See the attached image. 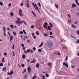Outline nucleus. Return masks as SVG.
Instances as JSON below:
<instances>
[{"label":"nucleus","instance_id":"2","mask_svg":"<svg viewBox=\"0 0 79 79\" xmlns=\"http://www.w3.org/2000/svg\"><path fill=\"white\" fill-rule=\"evenodd\" d=\"M19 15L21 16H23V11L21 10V9H20L19 10Z\"/></svg>","mask_w":79,"mask_h":79},{"label":"nucleus","instance_id":"17","mask_svg":"<svg viewBox=\"0 0 79 79\" xmlns=\"http://www.w3.org/2000/svg\"><path fill=\"white\" fill-rule=\"evenodd\" d=\"M43 45V42H42V43H41L40 45L39 46V47H41V46H42Z\"/></svg>","mask_w":79,"mask_h":79},{"label":"nucleus","instance_id":"6","mask_svg":"<svg viewBox=\"0 0 79 79\" xmlns=\"http://www.w3.org/2000/svg\"><path fill=\"white\" fill-rule=\"evenodd\" d=\"M44 24L43 25V26L44 28H45V29H46L47 28V27H46V26H47L48 25V23L47 22H45L44 23Z\"/></svg>","mask_w":79,"mask_h":79},{"label":"nucleus","instance_id":"48","mask_svg":"<svg viewBox=\"0 0 79 79\" xmlns=\"http://www.w3.org/2000/svg\"><path fill=\"white\" fill-rule=\"evenodd\" d=\"M33 37L34 39H36V36L35 35L33 36Z\"/></svg>","mask_w":79,"mask_h":79},{"label":"nucleus","instance_id":"10","mask_svg":"<svg viewBox=\"0 0 79 79\" xmlns=\"http://www.w3.org/2000/svg\"><path fill=\"white\" fill-rule=\"evenodd\" d=\"M48 65L50 66V67H52V63H49L48 64Z\"/></svg>","mask_w":79,"mask_h":79},{"label":"nucleus","instance_id":"24","mask_svg":"<svg viewBox=\"0 0 79 79\" xmlns=\"http://www.w3.org/2000/svg\"><path fill=\"white\" fill-rule=\"evenodd\" d=\"M10 15L11 16H12V17H13V12L10 13Z\"/></svg>","mask_w":79,"mask_h":79},{"label":"nucleus","instance_id":"15","mask_svg":"<svg viewBox=\"0 0 79 79\" xmlns=\"http://www.w3.org/2000/svg\"><path fill=\"white\" fill-rule=\"evenodd\" d=\"M13 39V37L12 35H11L10 36V40H12Z\"/></svg>","mask_w":79,"mask_h":79},{"label":"nucleus","instance_id":"55","mask_svg":"<svg viewBox=\"0 0 79 79\" xmlns=\"http://www.w3.org/2000/svg\"><path fill=\"white\" fill-rule=\"evenodd\" d=\"M42 79H45V76L43 75V78Z\"/></svg>","mask_w":79,"mask_h":79},{"label":"nucleus","instance_id":"12","mask_svg":"<svg viewBox=\"0 0 79 79\" xmlns=\"http://www.w3.org/2000/svg\"><path fill=\"white\" fill-rule=\"evenodd\" d=\"M35 62V60L34 59H33L32 61H31V63H34Z\"/></svg>","mask_w":79,"mask_h":79},{"label":"nucleus","instance_id":"37","mask_svg":"<svg viewBox=\"0 0 79 79\" xmlns=\"http://www.w3.org/2000/svg\"><path fill=\"white\" fill-rule=\"evenodd\" d=\"M19 34H23V31H21L19 33Z\"/></svg>","mask_w":79,"mask_h":79},{"label":"nucleus","instance_id":"53","mask_svg":"<svg viewBox=\"0 0 79 79\" xmlns=\"http://www.w3.org/2000/svg\"><path fill=\"white\" fill-rule=\"evenodd\" d=\"M57 54L58 55H60V52H57Z\"/></svg>","mask_w":79,"mask_h":79},{"label":"nucleus","instance_id":"49","mask_svg":"<svg viewBox=\"0 0 79 79\" xmlns=\"http://www.w3.org/2000/svg\"><path fill=\"white\" fill-rule=\"evenodd\" d=\"M24 52L25 53H27V52L26 50L24 51Z\"/></svg>","mask_w":79,"mask_h":79},{"label":"nucleus","instance_id":"59","mask_svg":"<svg viewBox=\"0 0 79 79\" xmlns=\"http://www.w3.org/2000/svg\"><path fill=\"white\" fill-rule=\"evenodd\" d=\"M4 35L5 36H6V33H5V32L4 33Z\"/></svg>","mask_w":79,"mask_h":79},{"label":"nucleus","instance_id":"16","mask_svg":"<svg viewBox=\"0 0 79 79\" xmlns=\"http://www.w3.org/2000/svg\"><path fill=\"white\" fill-rule=\"evenodd\" d=\"M31 12H32L33 15L34 16L36 17V15L35 14V13H34V12H33V11H31Z\"/></svg>","mask_w":79,"mask_h":79},{"label":"nucleus","instance_id":"63","mask_svg":"<svg viewBox=\"0 0 79 79\" xmlns=\"http://www.w3.org/2000/svg\"><path fill=\"white\" fill-rule=\"evenodd\" d=\"M24 37H25V39H27V36H25Z\"/></svg>","mask_w":79,"mask_h":79},{"label":"nucleus","instance_id":"22","mask_svg":"<svg viewBox=\"0 0 79 79\" xmlns=\"http://www.w3.org/2000/svg\"><path fill=\"white\" fill-rule=\"evenodd\" d=\"M48 30H51V27L50 26H48Z\"/></svg>","mask_w":79,"mask_h":79},{"label":"nucleus","instance_id":"60","mask_svg":"<svg viewBox=\"0 0 79 79\" xmlns=\"http://www.w3.org/2000/svg\"><path fill=\"white\" fill-rule=\"evenodd\" d=\"M27 62H30V60H29L28 59L27 60Z\"/></svg>","mask_w":79,"mask_h":79},{"label":"nucleus","instance_id":"42","mask_svg":"<svg viewBox=\"0 0 79 79\" xmlns=\"http://www.w3.org/2000/svg\"><path fill=\"white\" fill-rule=\"evenodd\" d=\"M0 5L1 6H3V3H2V2H0Z\"/></svg>","mask_w":79,"mask_h":79},{"label":"nucleus","instance_id":"58","mask_svg":"<svg viewBox=\"0 0 79 79\" xmlns=\"http://www.w3.org/2000/svg\"><path fill=\"white\" fill-rule=\"evenodd\" d=\"M21 46L22 47H24V44H21Z\"/></svg>","mask_w":79,"mask_h":79},{"label":"nucleus","instance_id":"29","mask_svg":"<svg viewBox=\"0 0 79 79\" xmlns=\"http://www.w3.org/2000/svg\"><path fill=\"white\" fill-rule=\"evenodd\" d=\"M13 34L14 36H16V32H13Z\"/></svg>","mask_w":79,"mask_h":79},{"label":"nucleus","instance_id":"41","mask_svg":"<svg viewBox=\"0 0 79 79\" xmlns=\"http://www.w3.org/2000/svg\"><path fill=\"white\" fill-rule=\"evenodd\" d=\"M38 51H39V52H42V50H41V49H38Z\"/></svg>","mask_w":79,"mask_h":79},{"label":"nucleus","instance_id":"25","mask_svg":"<svg viewBox=\"0 0 79 79\" xmlns=\"http://www.w3.org/2000/svg\"><path fill=\"white\" fill-rule=\"evenodd\" d=\"M76 33H77V34H78V35H79V31L78 30H77L76 31Z\"/></svg>","mask_w":79,"mask_h":79},{"label":"nucleus","instance_id":"64","mask_svg":"<svg viewBox=\"0 0 79 79\" xmlns=\"http://www.w3.org/2000/svg\"><path fill=\"white\" fill-rule=\"evenodd\" d=\"M31 35H32V36H34V33H32Z\"/></svg>","mask_w":79,"mask_h":79},{"label":"nucleus","instance_id":"38","mask_svg":"<svg viewBox=\"0 0 79 79\" xmlns=\"http://www.w3.org/2000/svg\"><path fill=\"white\" fill-rule=\"evenodd\" d=\"M4 55H5V56H6L7 54H6V52H4L3 53Z\"/></svg>","mask_w":79,"mask_h":79},{"label":"nucleus","instance_id":"40","mask_svg":"<svg viewBox=\"0 0 79 79\" xmlns=\"http://www.w3.org/2000/svg\"><path fill=\"white\" fill-rule=\"evenodd\" d=\"M34 52V51H33V50L32 49H31L30 50V53H33Z\"/></svg>","mask_w":79,"mask_h":79},{"label":"nucleus","instance_id":"18","mask_svg":"<svg viewBox=\"0 0 79 79\" xmlns=\"http://www.w3.org/2000/svg\"><path fill=\"white\" fill-rule=\"evenodd\" d=\"M44 37H47L48 36V34L47 33H45L44 34Z\"/></svg>","mask_w":79,"mask_h":79},{"label":"nucleus","instance_id":"43","mask_svg":"<svg viewBox=\"0 0 79 79\" xmlns=\"http://www.w3.org/2000/svg\"><path fill=\"white\" fill-rule=\"evenodd\" d=\"M25 21L24 20H22V22L21 21V24H22V23H23L25 22Z\"/></svg>","mask_w":79,"mask_h":79},{"label":"nucleus","instance_id":"34","mask_svg":"<svg viewBox=\"0 0 79 79\" xmlns=\"http://www.w3.org/2000/svg\"><path fill=\"white\" fill-rule=\"evenodd\" d=\"M33 50L34 51H35V50H36V48H35V47H33Z\"/></svg>","mask_w":79,"mask_h":79},{"label":"nucleus","instance_id":"33","mask_svg":"<svg viewBox=\"0 0 79 79\" xmlns=\"http://www.w3.org/2000/svg\"><path fill=\"white\" fill-rule=\"evenodd\" d=\"M22 66L23 68H24V66H25V65H24V64H22Z\"/></svg>","mask_w":79,"mask_h":79},{"label":"nucleus","instance_id":"26","mask_svg":"<svg viewBox=\"0 0 79 79\" xmlns=\"http://www.w3.org/2000/svg\"><path fill=\"white\" fill-rule=\"evenodd\" d=\"M10 27H11V28H12V29H13V25L12 24H11L10 25Z\"/></svg>","mask_w":79,"mask_h":79},{"label":"nucleus","instance_id":"61","mask_svg":"<svg viewBox=\"0 0 79 79\" xmlns=\"http://www.w3.org/2000/svg\"><path fill=\"white\" fill-rule=\"evenodd\" d=\"M11 3H10L9 4V6H11Z\"/></svg>","mask_w":79,"mask_h":79},{"label":"nucleus","instance_id":"19","mask_svg":"<svg viewBox=\"0 0 79 79\" xmlns=\"http://www.w3.org/2000/svg\"><path fill=\"white\" fill-rule=\"evenodd\" d=\"M6 68H4L2 69V71H6Z\"/></svg>","mask_w":79,"mask_h":79},{"label":"nucleus","instance_id":"36","mask_svg":"<svg viewBox=\"0 0 79 79\" xmlns=\"http://www.w3.org/2000/svg\"><path fill=\"white\" fill-rule=\"evenodd\" d=\"M3 64L2 63H1L0 64V66H3Z\"/></svg>","mask_w":79,"mask_h":79},{"label":"nucleus","instance_id":"39","mask_svg":"<svg viewBox=\"0 0 79 79\" xmlns=\"http://www.w3.org/2000/svg\"><path fill=\"white\" fill-rule=\"evenodd\" d=\"M31 29H33V28H34V26L31 25Z\"/></svg>","mask_w":79,"mask_h":79},{"label":"nucleus","instance_id":"32","mask_svg":"<svg viewBox=\"0 0 79 79\" xmlns=\"http://www.w3.org/2000/svg\"><path fill=\"white\" fill-rule=\"evenodd\" d=\"M55 6H56V8H57L58 10V7L57 6V5H56V4H55Z\"/></svg>","mask_w":79,"mask_h":79},{"label":"nucleus","instance_id":"54","mask_svg":"<svg viewBox=\"0 0 79 79\" xmlns=\"http://www.w3.org/2000/svg\"><path fill=\"white\" fill-rule=\"evenodd\" d=\"M12 53L13 55V56H15V53H14V52H13V51H12Z\"/></svg>","mask_w":79,"mask_h":79},{"label":"nucleus","instance_id":"1","mask_svg":"<svg viewBox=\"0 0 79 79\" xmlns=\"http://www.w3.org/2000/svg\"><path fill=\"white\" fill-rule=\"evenodd\" d=\"M32 4L33 5L35 8V10H37L38 12H40V11H39V9H38V7H37V6L36 4L35 3L34 4V3L33 2Z\"/></svg>","mask_w":79,"mask_h":79},{"label":"nucleus","instance_id":"27","mask_svg":"<svg viewBox=\"0 0 79 79\" xmlns=\"http://www.w3.org/2000/svg\"><path fill=\"white\" fill-rule=\"evenodd\" d=\"M36 77L35 76H33L32 78V79H35Z\"/></svg>","mask_w":79,"mask_h":79},{"label":"nucleus","instance_id":"11","mask_svg":"<svg viewBox=\"0 0 79 79\" xmlns=\"http://www.w3.org/2000/svg\"><path fill=\"white\" fill-rule=\"evenodd\" d=\"M36 67L37 68H39V63H37L36 64Z\"/></svg>","mask_w":79,"mask_h":79},{"label":"nucleus","instance_id":"50","mask_svg":"<svg viewBox=\"0 0 79 79\" xmlns=\"http://www.w3.org/2000/svg\"><path fill=\"white\" fill-rule=\"evenodd\" d=\"M27 52H28V53H29V52H30V49L27 50Z\"/></svg>","mask_w":79,"mask_h":79},{"label":"nucleus","instance_id":"52","mask_svg":"<svg viewBox=\"0 0 79 79\" xmlns=\"http://www.w3.org/2000/svg\"><path fill=\"white\" fill-rule=\"evenodd\" d=\"M77 44H79V40H78L77 41Z\"/></svg>","mask_w":79,"mask_h":79},{"label":"nucleus","instance_id":"23","mask_svg":"<svg viewBox=\"0 0 79 79\" xmlns=\"http://www.w3.org/2000/svg\"><path fill=\"white\" fill-rule=\"evenodd\" d=\"M23 58L24 59L26 58V56L25 55H22Z\"/></svg>","mask_w":79,"mask_h":79},{"label":"nucleus","instance_id":"14","mask_svg":"<svg viewBox=\"0 0 79 79\" xmlns=\"http://www.w3.org/2000/svg\"><path fill=\"white\" fill-rule=\"evenodd\" d=\"M75 2H76V4H77V5H78V6H79V3H78L77 0H75Z\"/></svg>","mask_w":79,"mask_h":79},{"label":"nucleus","instance_id":"5","mask_svg":"<svg viewBox=\"0 0 79 79\" xmlns=\"http://www.w3.org/2000/svg\"><path fill=\"white\" fill-rule=\"evenodd\" d=\"M12 74H13V70H11L9 73V72H8L7 75L10 76V75H11Z\"/></svg>","mask_w":79,"mask_h":79},{"label":"nucleus","instance_id":"13","mask_svg":"<svg viewBox=\"0 0 79 79\" xmlns=\"http://www.w3.org/2000/svg\"><path fill=\"white\" fill-rule=\"evenodd\" d=\"M35 33L36 35H39L40 34L39 33V31H36Z\"/></svg>","mask_w":79,"mask_h":79},{"label":"nucleus","instance_id":"28","mask_svg":"<svg viewBox=\"0 0 79 79\" xmlns=\"http://www.w3.org/2000/svg\"><path fill=\"white\" fill-rule=\"evenodd\" d=\"M49 24L50 25L51 27H53V25H52V23H49Z\"/></svg>","mask_w":79,"mask_h":79},{"label":"nucleus","instance_id":"8","mask_svg":"<svg viewBox=\"0 0 79 79\" xmlns=\"http://www.w3.org/2000/svg\"><path fill=\"white\" fill-rule=\"evenodd\" d=\"M76 6H77V5L75 4H73L72 6V8H74V7H76Z\"/></svg>","mask_w":79,"mask_h":79},{"label":"nucleus","instance_id":"57","mask_svg":"<svg viewBox=\"0 0 79 79\" xmlns=\"http://www.w3.org/2000/svg\"><path fill=\"white\" fill-rule=\"evenodd\" d=\"M72 27H74V28H75V27H75V26L73 25V24L72 25Z\"/></svg>","mask_w":79,"mask_h":79},{"label":"nucleus","instance_id":"9","mask_svg":"<svg viewBox=\"0 0 79 79\" xmlns=\"http://www.w3.org/2000/svg\"><path fill=\"white\" fill-rule=\"evenodd\" d=\"M26 6L27 8H29V4L28 3V2H27L26 4Z\"/></svg>","mask_w":79,"mask_h":79},{"label":"nucleus","instance_id":"21","mask_svg":"<svg viewBox=\"0 0 79 79\" xmlns=\"http://www.w3.org/2000/svg\"><path fill=\"white\" fill-rule=\"evenodd\" d=\"M64 48H66V49L68 50V49L67 48V47H66V46H63L62 48V49H64Z\"/></svg>","mask_w":79,"mask_h":79},{"label":"nucleus","instance_id":"62","mask_svg":"<svg viewBox=\"0 0 79 79\" xmlns=\"http://www.w3.org/2000/svg\"><path fill=\"white\" fill-rule=\"evenodd\" d=\"M7 29L8 31H10V28L9 27H7Z\"/></svg>","mask_w":79,"mask_h":79},{"label":"nucleus","instance_id":"4","mask_svg":"<svg viewBox=\"0 0 79 79\" xmlns=\"http://www.w3.org/2000/svg\"><path fill=\"white\" fill-rule=\"evenodd\" d=\"M27 71H28V74H30V73H31V67H28Z\"/></svg>","mask_w":79,"mask_h":79},{"label":"nucleus","instance_id":"7","mask_svg":"<svg viewBox=\"0 0 79 79\" xmlns=\"http://www.w3.org/2000/svg\"><path fill=\"white\" fill-rule=\"evenodd\" d=\"M63 65H64L65 66H66V67H67V68H68V64H66V63L65 62H64L63 63Z\"/></svg>","mask_w":79,"mask_h":79},{"label":"nucleus","instance_id":"56","mask_svg":"<svg viewBox=\"0 0 79 79\" xmlns=\"http://www.w3.org/2000/svg\"><path fill=\"white\" fill-rule=\"evenodd\" d=\"M23 5H24V4H23V3H21V6H23Z\"/></svg>","mask_w":79,"mask_h":79},{"label":"nucleus","instance_id":"44","mask_svg":"<svg viewBox=\"0 0 79 79\" xmlns=\"http://www.w3.org/2000/svg\"><path fill=\"white\" fill-rule=\"evenodd\" d=\"M45 76L47 77H48L49 76L48 74H46Z\"/></svg>","mask_w":79,"mask_h":79},{"label":"nucleus","instance_id":"46","mask_svg":"<svg viewBox=\"0 0 79 79\" xmlns=\"http://www.w3.org/2000/svg\"><path fill=\"white\" fill-rule=\"evenodd\" d=\"M3 29L4 32H5V31H6V30L5 29V27H3Z\"/></svg>","mask_w":79,"mask_h":79},{"label":"nucleus","instance_id":"45","mask_svg":"<svg viewBox=\"0 0 79 79\" xmlns=\"http://www.w3.org/2000/svg\"><path fill=\"white\" fill-rule=\"evenodd\" d=\"M71 67L72 68H75V66H74L73 65H71Z\"/></svg>","mask_w":79,"mask_h":79},{"label":"nucleus","instance_id":"47","mask_svg":"<svg viewBox=\"0 0 79 79\" xmlns=\"http://www.w3.org/2000/svg\"><path fill=\"white\" fill-rule=\"evenodd\" d=\"M49 37H50V38H52V39L54 38L53 36H49Z\"/></svg>","mask_w":79,"mask_h":79},{"label":"nucleus","instance_id":"51","mask_svg":"<svg viewBox=\"0 0 79 79\" xmlns=\"http://www.w3.org/2000/svg\"><path fill=\"white\" fill-rule=\"evenodd\" d=\"M14 47V44H13L12 49H13V50H14V49H15V48Z\"/></svg>","mask_w":79,"mask_h":79},{"label":"nucleus","instance_id":"35","mask_svg":"<svg viewBox=\"0 0 79 79\" xmlns=\"http://www.w3.org/2000/svg\"><path fill=\"white\" fill-rule=\"evenodd\" d=\"M23 33H24V34H26V31H25V30H23Z\"/></svg>","mask_w":79,"mask_h":79},{"label":"nucleus","instance_id":"31","mask_svg":"<svg viewBox=\"0 0 79 79\" xmlns=\"http://www.w3.org/2000/svg\"><path fill=\"white\" fill-rule=\"evenodd\" d=\"M38 5L40 7H41V4H40V3H38Z\"/></svg>","mask_w":79,"mask_h":79},{"label":"nucleus","instance_id":"3","mask_svg":"<svg viewBox=\"0 0 79 79\" xmlns=\"http://www.w3.org/2000/svg\"><path fill=\"white\" fill-rule=\"evenodd\" d=\"M15 23L18 24L19 26H20V24H21V21L20 20H17L15 21Z\"/></svg>","mask_w":79,"mask_h":79},{"label":"nucleus","instance_id":"30","mask_svg":"<svg viewBox=\"0 0 79 79\" xmlns=\"http://www.w3.org/2000/svg\"><path fill=\"white\" fill-rule=\"evenodd\" d=\"M50 35H53V33H52V32L50 31Z\"/></svg>","mask_w":79,"mask_h":79},{"label":"nucleus","instance_id":"20","mask_svg":"<svg viewBox=\"0 0 79 79\" xmlns=\"http://www.w3.org/2000/svg\"><path fill=\"white\" fill-rule=\"evenodd\" d=\"M5 60V58L3 57L2 58V63H4V62H5V60Z\"/></svg>","mask_w":79,"mask_h":79}]
</instances>
